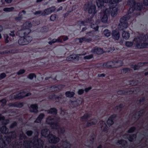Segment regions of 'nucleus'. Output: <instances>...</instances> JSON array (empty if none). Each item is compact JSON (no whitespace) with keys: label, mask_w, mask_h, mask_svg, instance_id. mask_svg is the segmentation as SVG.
<instances>
[{"label":"nucleus","mask_w":148,"mask_h":148,"mask_svg":"<svg viewBox=\"0 0 148 148\" xmlns=\"http://www.w3.org/2000/svg\"><path fill=\"white\" fill-rule=\"evenodd\" d=\"M85 42H88L92 41L91 38H86L85 37Z\"/></svg>","instance_id":"51"},{"label":"nucleus","mask_w":148,"mask_h":148,"mask_svg":"<svg viewBox=\"0 0 148 148\" xmlns=\"http://www.w3.org/2000/svg\"><path fill=\"white\" fill-rule=\"evenodd\" d=\"M32 133V132L31 131H28L27 132L26 134L28 136H31Z\"/></svg>","instance_id":"54"},{"label":"nucleus","mask_w":148,"mask_h":148,"mask_svg":"<svg viewBox=\"0 0 148 148\" xmlns=\"http://www.w3.org/2000/svg\"><path fill=\"white\" fill-rule=\"evenodd\" d=\"M79 40V41L80 43H82L83 42H85V37H83L82 38L78 39Z\"/></svg>","instance_id":"48"},{"label":"nucleus","mask_w":148,"mask_h":148,"mask_svg":"<svg viewBox=\"0 0 148 148\" xmlns=\"http://www.w3.org/2000/svg\"><path fill=\"white\" fill-rule=\"evenodd\" d=\"M118 143L119 144L122 145L123 147L125 146V144H127V143L125 141L122 140L119 141Z\"/></svg>","instance_id":"40"},{"label":"nucleus","mask_w":148,"mask_h":148,"mask_svg":"<svg viewBox=\"0 0 148 148\" xmlns=\"http://www.w3.org/2000/svg\"><path fill=\"white\" fill-rule=\"evenodd\" d=\"M96 9V6L95 5H93L91 2L87 3L84 6V10L85 11H88L89 14H92L93 15L95 14L97 12Z\"/></svg>","instance_id":"8"},{"label":"nucleus","mask_w":148,"mask_h":148,"mask_svg":"<svg viewBox=\"0 0 148 148\" xmlns=\"http://www.w3.org/2000/svg\"><path fill=\"white\" fill-rule=\"evenodd\" d=\"M100 124H101V128L104 131H105L107 127V125L103 121H101L100 123Z\"/></svg>","instance_id":"32"},{"label":"nucleus","mask_w":148,"mask_h":148,"mask_svg":"<svg viewBox=\"0 0 148 148\" xmlns=\"http://www.w3.org/2000/svg\"><path fill=\"white\" fill-rule=\"evenodd\" d=\"M97 5L99 8L103 9V15L101 19V21L104 23L107 22V14L110 13L112 17L115 16L117 14L118 9L116 7V4L121 0H96Z\"/></svg>","instance_id":"1"},{"label":"nucleus","mask_w":148,"mask_h":148,"mask_svg":"<svg viewBox=\"0 0 148 148\" xmlns=\"http://www.w3.org/2000/svg\"><path fill=\"white\" fill-rule=\"evenodd\" d=\"M62 38H63V36L60 37L57 39H53L51 41L49 42L48 43L49 44L51 45L57 42H62Z\"/></svg>","instance_id":"19"},{"label":"nucleus","mask_w":148,"mask_h":148,"mask_svg":"<svg viewBox=\"0 0 148 148\" xmlns=\"http://www.w3.org/2000/svg\"><path fill=\"white\" fill-rule=\"evenodd\" d=\"M37 136H35L34 138V143L30 142L29 143V145L33 144V147L34 148H43V142L40 139L35 140Z\"/></svg>","instance_id":"13"},{"label":"nucleus","mask_w":148,"mask_h":148,"mask_svg":"<svg viewBox=\"0 0 148 148\" xmlns=\"http://www.w3.org/2000/svg\"><path fill=\"white\" fill-rule=\"evenodd\" d=\"M92 121H90L87 123V126L93 125L97 123V121L95 120H93Z\"/></svg>","instance_id":"36"},{"label":"nucleus","mask_w":148,"mask_h":148,"mask_svg":"<svg viewBox=\"0 0 148 148\" xmlns=\"http://www.w3.org/2000/svg\"><path fill=\"white\" fill-rule=\"evenodd\" d=\"M144 64L142 63H138L137 65H132L131 66V67L134 70L138 69L140 67L142 66Z\"/></svg>","instance_id":"22"},{"label":"nucleus","mask_w":148,"mask_h":148,"mask_svg":"<svg viewBox=\"0 0 148 148\" xmlns=\"http://www.w3.org/2000/svg\"><path fill=\"white\" fill-rule=\"evenodd\" d=\"M86 54V53H83L82 55L77 54L71 55L68 57L66 58V60L68 61H72L74 60H76L77 61H78L80 58L79 56L81 55H85Z\"/></svg>","instance_id":"15"},{"label":"nucleus","mask_w":148,"mask_h":148,"mask_svg":"<svg viewBox=\"0 0 148 148\" xmlns=\"http://www.w3.org/2000/svg\"><path fill=\"white\" fill-rule=\"evenodd\" d=\"M148 36L147 35H140L139 37L134 38L133 42L136 44V47L138 49L146 48L148 46Z\"/></svg>","instance_id":"2"},{"label":"nucleus","mask_w":148,"mask_h":148,"mask_svg":"<svg viewBox=\"0 0 148 148\" xmlns=\"http://www.w3.org/2000/svg\"><path fill=\"white\" fill-rule=\"evenodd\" d=\"M26 90H25L21 91L19 92H17L16 93H14L12 96L14 97L13 98L14 99H19L31 95L30 93H26Z\"/></svg>","instance_id":"10"},{"label":"nucleus","mask_w":148,"mask_h":148,"mask_svg":"<svg viewBox=\"0 0 148 148\" xmlns=\"http://www.w3.org/2000/svg\"><path fill=\"white\" fill-rule=\"evenodd\" d=\"M127 4L130 6H132V7H131L129 9V13H131V11L134 10H140L142 8V5L141 3H137L136 4L134 1V0H130L128 1L127 2Z\"/></svg>","instance_id":"7"},{"label":"nucleus","mask_w":148,"mask_h":148,"mask_svg":"<svg viewBox=\"0 0 148 148\" xmlns=\"http://www.w3.org/2000/svg\"><path fill=\"white\" fill-rule=\"evenodd\" d=\"M58 119L54 116L49 117L46 120L47 123L51 125V127L54 129H58L60 126L58 124Z\"/></svg>","instance_id":"5"},{"label":"nucleus","mask_w":148,"mask_h":148,"mask_svg":"<svg viewBox=\"0 0 148 148\" xmlns=\"http://www.w3.org/2000/svg\"><path fill=\"white\" fill-rule=\"evenodd\" d=\"M135 129V127H132L128 130V132L129 133H131L133 132Z\"/></svg>","instance_id":"45"},{"label":"nucleus","mask_w":148,"mask_h":148,"mask_svg":"<svg viewBox=\"0 0 148 148\" xmlns=\"http://www.w3.org/2000/svg\"><path fill=\"white\" fill-rule=\"evenodd\" d=\"M60 87V86H58V87L53 86L50 87L49 89L51 92H57L59 88Z\"/></svg>","instance_id":"24"},{"label":"nucleus","mask_w":148,"mask_h":148,"mask_svg":"<svg viewBox=\"0 0 148 148\" xmlns=\"http://www.w3.org/2000/svg\"><path fill=\"white\" fill-rule=\"evenodd\" d=\"M67 97L71 98L72 97L75 95V93L73 92L67 91L65 93Z\"/></svg>","instance_id":"31"},{"label":"nucleus","mask_w":148,"mask_h":148,"mask_svg":"<svg viewBox=\"0 0 148 148\" xmlns=\"http://www.w3.org/2000/svg\"><path fill=\"white\" fill-rule=\"evenodd\" d=\"M125 45L128 47H130L132 46L133 45L132 42L130 41H126L125 43Z\"/></svg>","instance_id":"38"},{"label":"nucleus","mask_w":148,"mask_h":148,"mask_svg":"<svg viewBox=\"0 0 148 148\" xmlns=\"http://www.w3.org/2000/svg\"><path fill=\"white\" fill-rule=\"evenodd\" d=\"M32 26V24L29 22H26L23 23L21 27V29L19 30L17 32V35L20 36L23 34L25 36H27L31 32L29 28Z\"/></svg>","instance_id":"3"},{"label":"nucleus","mask_w":148,"mask_h":148,"mask_svg":"<svg viewBox=\"0 0 148 148\" xmlns=\"http://www.w3.org/2000/svg\"><path fill=\"white\" fill-rule=\"evenodd\" d=\"M5 117L1 115V114H0V121L2 120H3V124L6 125L8 124L9 122V121L8 120H4Z\"/></svg>","instance_id":"27"},{"label":"nucleus","mask_w":148,"mask_h":148,"mask_svg":"<svg viewBox=\"0 0 148 148\" xmlns=\"http://www.w3.org/2000/svg\"><path fill=\"white\" fill-rule=\"evenodd\" d=\"M10 35L12 36V37H14L15 36V34H14V32H11V33L10 34Z\"/></svg>","instance_id":"64"},{"label":"nucleus","mask_w":148,"mask_h":148,"mask_svg":"<svg viewBox=\"0 0 148 148\" xmlns=\"http://www.w3.org/2000/svg\"><path fill=\"white\" fill-rule=\"evenodd\" d=\"M84 92V90L83 89H79V90L78 93L79 95H82V94Z\"/></svg>","instance_id":"50"},{"label":"nucleus","mask_w":148,"mask_h":148,"mask_svg":"<svg viewBox=\"0 0 148 148\" xmlns=\"http://www.w3.org/2000/svg\"><path fill=\"white\" fill-rule=\"evenodd\" d=\"M32 40V38L31 36H24L23 37H21L19 39L18 43L20 45H24L31 42Z\"/></svg>","instance_id":"12"},{"label":"nucleus","mask_w":148,"mask_h":148,"mask_svg":"<svg viewBox=\"0 0 148 148\" xmlns=\"http://www.w3.org/2000/svg\"><path fill=\"white\" fill-rule=\"evenodd\" d=\"M1 105L2 106H3L5 105L6 103V100L5 99H3L1 101Z\"/></svg>","instance_id":"47"},{"label":"nucleus","mask_w":148,"mask_h":148,"mask_svg":"<svg viewBox=\"0 0 148 148\" xmlns=\"http://www.w3.org/2000/svg\"><path fill=\"white\" fill-rule=\"evenodd\" d=\"M136 138V135L135 134H134L129 136V137L128 138V140L130 141H132L135 139Z\"/></svg>","instance_id":"35"},{"label":"nucleus","mask_w":148,"mask_h":148,"mask_svg":"<svg viewBox=\"0 0 148 148\" xmlns=\"http://www.w3.org/2000/svg\"><path fill=\"white\" fill-rule=\"evenodd\" d=\"M123 63L122 61L119 60L116 62H110L103 64L102 66L105 68L109 67H117L122 65Z\"/></svg>","instance_id":"9"},{"label":"nucleus","mask_w":148,"mask_h":148,"mask_svg":"<svg viewBox=\"0 0 148 148\" xmlns=\"http://www.w3.org/2000/svg\"><path fill=\"white\" fill-rule=\"evenodd\" d=\"M93 57V55L90 54L84 56V60H89L92 58Z\"/></svg>","instance_id":"37"},{"label":"nucleus","mask_w":148,"mask_h":148,"mask_svg":"<svg viewBox=\"0 0 148 148\" xmlns=\"http://www.w3.org/2000/svg\"><path fill=\"white\" fill-rule=\"evenodd\" d=\"M36 76L35 74L33 73H31L30 74L28 77L31 79H32L34 77H36Z\"/></svg>","instance_id":"44"},{"label":"nucleus","mask_w":148,"mask_h":148,"mask_svg":"<svg viewBox=\"0 0 148 148\" xmlns=\"http://www.w3.org/2000/svg\"><path fill=\"white\" fill-rule=\"evenodd\" d=\"M48 30V28L47 27H42L41 29V31L42 32H47Z\"/></svg>","instance_id":"42"},{"label":"nucleus","mask_w":148,"mask_h":148,"mask_svg":"<svg viewBox=\"0 0 148 148\" xmlns=\"http://www.w3.org/2000/svg\"><path fill=\"white\" fill-rule=\"evenodd\" d=\"M143 3L145 5H148V0H144Z\"/></svg>","instance_id":"55"},{"label":"nucleus","mask_w":148,"mask_h":148,"mask_svg":"<svg viewBox=\"0 0 148 148\" xmlns=\"http://www.w3.org/2000/svg\"><path fill=\"white\" fill-rule=\"evenodd\" d=\"M5 38V41L6 43H8L9 42V36L8 34H5L4 36Z\"/></svg>","instance_id":"43"},{"label":"nucleus","mask_w":148,"mask_h":148,"mask_svg":"<svg viewBox=\"0 0 148 148\" xmlns=\"http://www.w3.org/2000/svg\"><path fill=\"white\" fill-rule=\"evenodd\" d=\"M57 16L56 15L53 14L50 16V19L51 21H54L57 19Z\"/></svg>","instance_id":"39"},{"label":"nucleus","mask_w":148,"mask_h":148,"mask_svg":"<svg viewBox=\"0 0 148 148\" xmlns=\"http://www.w3.org/2000/svg\"><path fill=\"white\" fill-rule=\"evenodd\" d=\"M56 10L54 7H52L47 9L45 10L43 12L40 11L36 12L34 13L35 15H38L39 16H45L49 15L53 12Z\"/></svg>","instance_id":"11"},{"label":"nucleus","mask_w":148,"mask_h":148,"mask_svg":"<svg viewBox=\"0 0 148 148\" xmlns=\"http://www.w3.org/2000/svg\"><path fill=\"white\" fill-rule=\"evenodd\" d=\"M92 53L97 54H101L103 53V49L100 48L95 47L93 48L91 51Z\"/></svg>","instance_id":"16"},{"label":"nucleus","mask_w":148,"mask_h":148,"mask_svg":"<svg viewBox=\"0 0 148 148\" xmlns=\"http://www.w3.org/2000/svg\"><path fill=\"white\" fill-rule=\"evenodd\" d=\"M103 34L104 35L107 37L109 36L111 34V32L108 29L104 30L103 32Z\"/></svg>","instance_id":"34"},{"label":"nucleus","mask_w":148,"mask_h":148,"mask_svg":"<svg viewBox=\"0 0 148 148\" xmlns=\"http://www.w3.org/2000/svg\"><path fill=\"white\" fill-rule=\"evenodd\" d=\"M82 102V99H80V100H77L76 101L72 102V104H74L75 105V106H78L79 105L81 104Z\"/></svg>","instance_id":"30"},{"label":"nucleus","mask_w":148,"mask_h":148,"mask_svg":"<svg viewBox=\"0 0 148 148\" xmlns=\"http://www.w3.org/2000/svg\"><path fill=\"white\" fill-rule=\"evenodd\" d=\"M91 19L90 20L88 19L86 22L83 21H79L78 22V23L80 26H81L86 25V24H85L86 23H89L91 24L90 26L95 31L98 30V26L96 24H92V23L91 22Z\"/></svg>","instance_id":"14"},{"label":"nucleus","mask_w":148,"mask_h":148,"mask_svg":"<svg viewBox=\"0 0 148 148\" xmlns=\"http://www.w3.org/2000/svg\"><path fill=\"white\" fill-rule=\"evenodd\" d=\"M57 110L55 108H52L49 110L48 111V113L53 114H57Z\"/></svg>","instance_id":"29"},{"label":"nucleus","mask_w":148,"mask_h":148,"mask_svg":"<svg viewBox=\"0 0 148 148\" xmlns=\"http://www.w3.org/2000/svg\"><path fill=\"white\" fill-rule=\"evenodd\" d=\"M105 75L103 73L101 74H99L98 75V77H103L105 76Z\"/></svg>","instance_id":"62"},{"label":"nucleus","mask_w":148,"mask_h":148,"mask_svg":"<svg viewBox=\"0 0 148 148\" xmlns=\"http://www.w3.org/2000/svg\"><path fill=\"white\" fill-rule=\"evenodd\" d=\"M0 131L2 133L6 134L8 133V130L5 126H3L1 128Z\"/></svg>","instance_id":"28"},{"label":"nucleus","mask_w":148,"mask_h":148,"mask_svg":"<svg viewBox=\"0 0 148 148\" xmlns=\"http://www.w3.org/2000/svg\"><path fill=\"white\" fill-rule=\"evenodd\" d=\"M92 88L91 87H89L87 88H86L85 89V90L86 92H87L89 91Z\"/></svg>","instance_id":"60"},{"label":"nucleus","mask_w":148,"mask_h":148,"mask_svg":"<svg viewBox=\"0 0 148 148\" xmlns=\"http://www.w3.org/2000/svg\"><path fill=\"white\" fill-rule=\"evenodd\" d=\"M63 146H61L60 148H70V145L67 143L66 141L63 142ZM49 148H58V147L54 146V145H52Z\"/></svg>","instance_id":"17"},{"label":"nucleus","mask_w":148,"mask_h":148,"mask_svg":"<svg viewBox=\"0 0 148 148\" xmlns=\"http://www.w3.org/2000/svg\"><path fill=\"white\" fill-rule=\"evenodd\" d=\"M25 136H24V134H22V136H21V135L20 136V138L21 139H22L23 138L25 139Z\"/></svg>","instance_id":"63"},{"label":"nucleus","mask_w":148,"mask_h":148,"mask_svg":"<svg viewBox=\"0 0 148 148\" xmlns=\"http://www.w3.org/2000/svg\"><path fill=\"white\" fill-rule=\"evenodd\" d=\"M25 72V70L24 69H21L17 73V74L19 75Z\"/></svg>","instance_id":"46"},{"label":"nucleus","mask_w":148,"mask_h":148,"mask_svg":"<svg viewBox=\"0 0 148 148\" xmlns=\"http://www.w3.org/2000/svg\"><path fill=\"white\" fill-rule=\"evenodd\" d=\"M122 105H120L118 106H116V109L117 110L120 111L121 110V109L122 108Z\"/></svg>","instance_id":"53"},{"label":"nucleus","mask_w":148,"mask_h":148,"mask_svg":"<svg viewBox=\"0 0 148 148\" xmlns=\"http://www.w3.org/2000/svg\"><path fill=\"white\" fill-rule=\"evenodd\" d=\"M122 36L123 38L127 40L130 37V34L127 32L124 31L122 33Z\"/></svg>","instance_id":"25"},{"label":"nucleus","mask_w":148,"mask_h":148,"mask_svg":"<svg viewBox=\"0 0 148 148\" xmlns=\"http://www.w3.org/2000/svg\"><path fill=\"white\" fill-rule=\"evenodd\" d=\"M129 14L123 16L120 19V23L119 25V30H123L128 27V24L127 23V21L130 18Z\"/></svg>","instance_id":"6"},{"label":"nucleus","mask_w":148,"mask_h":148,"mask_svg":"<svg viewBox=\"0 0 148 148\" xmlns=\"http://www.w3.org/2000/svg\"><path fill=\"white\" fill-rule=\"evenodd\" d=\"M22 18V16H20L18 17H16L15 19L16 21H20Z\"/></svg>","instance_id":"59"},{"label":"nucleus","mask_w":148,"mask_h":148,"mask_svg":"<svg viewBox=\"0 0 148 148\" xmlns=\"http://www.w3.org/2000/svg\"><path fill=\"white\" fill-rule=\"evenodd\" d=\"M90 116V115L88 114H86L85 115L83 116L81 119V120L82 121H86L89 117Z\"/></svg>","instance_id":"33"},{"label":"nucleus","mask_w":148,"mask_h":148,"mask_svg":"<svg viewBox=\"0 0 148 148\" xmlns=\"http://www.w3.org/2000/svg\"><path fill=\"white\" fill-rule=\"evenodd\" d=\"M23 103H21L19 102H16L13 104H10L9 106H11L15 107H21L23 106Z\"/></svg>","instance_id":"23"},{"label":"nucleus","mask_w":148,"mask_h":148,"mask_svg":"<svg viewBox=\"0 0 148 148\" xmlns=\"http://www.w3.org/2000/svg\"><path fill=\"white\" fill-rule=\"evenodd\" d=\"M44 116V114H40L36 120L35 121V122L36 123H40Z\"/></svg>","instance_id":"26"},{"label":"nucleus","mask_w":148,"mask_h":148,"mask_svg":"<svg viewBox=\"0 0 148 148\" xmlns=\"http://www.w3.org/2000/svg\"><path fill=\"white\" fill-rule=\"evenodd\" d=\"M112 35L114 38L116 40H118L120 37L119 32L115 30H114L112 32Z\"/></svg>","instance_id":"18"},{"label":"nucleus","mask_w":148,"mask_h":148,"mask_svg":"<svg viewBox=\"0 0 148 148\" xmlns=\"http://www.w3.org/2000/svg\"><path fill=\"white\" fill-rule=\"evenodd\" d=\"M16 123L14 122L10 126V128H12L13 127H14V126H16Z\"/></svg>","instance_id":"58"},{"label":"nucleus","mask_w":148,"mask_h":148,"mask_svg":"<svg viewBox=\"0 0 148 148\" xmlns=\"http://www.w3.org/2000/svg\"><path fill=\"white\" fill-rule=\"evenodd\" d=\"M41 134L42 136L45 137H47L48 140L51 143H56L59 141V139L58 138L49 134V132L47 129L42 130L41 132Z\"/></svg>","instance_id":"4"},{"label":"nucleus","mask_w":148,"mask_h":148,"mask_svg":"<svg viewBox=\"0 0 148 148\" xmlns=\"http://www.w3.org/2000/svg\"><path fill=\"white\" fill-rule=\"evenodd\" d=\"M116 117V115L114 114L111 116L107 121V124L108 125H111L113 123V119Z\"/></svg>","instance_id":"21"},{"label":"nucleus","mask_w":148,"mask_h":148,"mask_svg":"<svg viewBox=\"0 0 148 148\" xmlns=\"http://www.w3.org/2000/svg\"><path fill=\"white\" fill-rule=\"evenodd\" d=\"M14 9V8L11 7L10 8H5L3 9V10L5 12H10Z\"/></svg>","instance_id":"41"},{"label":"nucleus","mask_w":148,"mask_h":148,"mask_svg":"<svg viewBox=\"0 0 148 148\" xmlns=\"http://www.w3.org/2000/svg\"><path fill=\"white\" fill-rule=\"evenodd\" d=\"M6 76L5 74L4 73H2L0 75V79H3Z\"/></svg>","instance_id":"49"},{"label":"nucleus","mask_w":148,"mask_h":148,"mask_svg":"<svg viewBox=\"0 0 148 148\" xmlns=\"http://www.w3.org/2000/svg\"><path fill=\"white\" fill-rule=\"evenodd\" d=\"M114 50V47H111L108 49V52H112Z\"/></svg>","instance_id":"52"},{"label":"nucleus","mask_w":148,"mask_h":148,"mask_svg":"<svg viewBox=\"0 0 148 148\" xmlns=\"http://www.w3.org/2000/svg\"><path fill=\"white\" fill-rule=\"evenodd\" d=\"M30 111L31 112L37 113L38 112V106L36 104L31 105Z\"/></svg>","instance_id":"20"},{"label":"nucleus","mask_w":148,"mask_h":148,"mask_svg":"<svg viewBox=\"0 0 148 148\" xmlns=\"http://www.w3.org/2000/svg\"><path fill=\"white\" fill-rule=\"evenodd\" d=\"M94 32H89L87 33V34L88 35L90 36H93V34L92 33Z\"/></svg>","instance_id":"56"},{"label":"nucleus","mask_w":148,"mask_h":148,"mask_svg":"<svg viewBox=\"0 0 148 148\" xmlns=\"http://www.w3.org/2000/svg\"><path fill=\"white\" fill-rule=\"evenodd\" d=\"M128 71H129V70L128 68L124 69L123 70V72L124 73H126Z\"/></svg>","instance_id":"57"},{"label":"nucleus","mask_w":148,"mask_h":148,"mask_svg":"<svg viewBox=\"0 0 148 148\" xmlns=\"http://www.w3.org/2000/svg\"><path fill=\"white\" fill-rule=\"evenodd\" d=\"M124 91H123V90H120V91H118V93L119 94H125V93L124 92V93L123 92Z\"/></svg>","instance_id":"61"}]
</instances>
